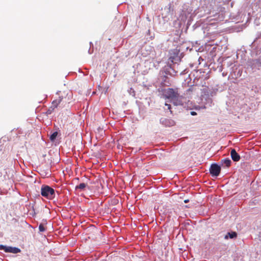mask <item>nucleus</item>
I'll return each mask as SVG.
<instances>
[{"mask_svg":"<svg viewBox=\"0 0 261 261\" xmlns=\"http://www.w3.org/2000/svg\"><path fill=\"white\" fill-rule=\"evenodd\" d=\"M164 96L169 99L175 106H183L186 102V98L180 95L177 89L168 88L164 93Z\"/></svg>","mask_w":261,"mask_h":261,"instance_id":"1","label":"nucleus"},{"mask_svg":"<svg viewBox=\"0 0 261 261\" xmlns=\"http://www.w3.org/2000/svg\"><path fill=\"white\" fill-rule=\"evenodd\" d=\"M41 195L49 199L55 197V190L53 188L47 185H43L41 188Z\"/></svg>","mask_w":261,"mask_h":261,"instance_id":"2","label":"nucleus"},{"mask_svg":"<svg viewBox=\"0 0 261 261\" xmlns=\"http://www.w3.org/2000/svg\"><path fill=\"white\" fill-rule=\"evenodd\" d=\"M0 250H4L6 252L17 253L20 252V249L16 247H7L3 245H0Z\"/></svg>","mask_w":261,"mask_h":261,"instance_id":"3","label":"nucleus"},{"mask_svg":"<svg viewBox=\"0 0 261 261\" xmlns=\"http://www.w3.org/2000/svg\"><path fill=\"white\" fill-rule=\"evenodd\" d=\"M210 171L212 175L217 176L220 173L221 167L216 164H213L211 166Z\"/></svg>","mask_w":261,"mask_h":261,"instance_id":"4","label":"nucleus"},{"mask_svg":"<svg viewBox=\"0 0 261 261\" xmlns=\"http://www.w3.org/2000/svg\"><path fill=\"white\" fill-rule=\"evenodd\" d=\"M251 68L253 70L261 69V60H256L252 61Z\"/></svg>","mask_w":261,"mask_h":261,"instance_id":"5","label":"nucleus"},{"mask_svg":"<svg viewBox=\"0 0 261 261\" xmlns=\"http://www.w3.org/2000/svg\"><path fill=\"white\" fill-rule=\"evenodd\" d=\"M230 155L234 162H238L240 160V155L234 149H232L230 151Z\"/></svg>","mask_w":261,"mask_h":261,"instance_id":"6","label":"nucleus"},{"mask_svg":"<svg viewBox=\"0 0 261 261\" xmlns=\"http://www.w3.org/2000/svg\"><path fill=\"white\" fill-rule=\"evenodd\" d=\"M62 99L63 98L62 97L59 96L58 98L53 100L52 102V106H51V108H53V110H54L56 108H57L62 101Z\"/></svg>","mask_w":261,"mask_h":261,"instance_id":"7","label":"nucleus"},{"mask_svg":"<svg viewBox=\"0 0 261 261\" xmlns=\"http://www.w3.org/2000/svg\"><path fill=\"white\" fill-rule=\"evenodd\" d=\"M237 237V233L235 231L228 232L227 234L225 236V239H228V238L230 239H233Z\"/></svg>","mask_w":261,"mask_h":261,"instance_id":"8","label":"nucleus"},{"mask_svg":"<svg viewBox=\"0 0 261 261\" xmlns=\"http://www.w3.org/2000/svg\"><path fill=\"white\" fill-rule=\"evenodd\" d=\"M86 186L87 185L86 184L81 183L79 185L76 186L75 189H80L81 190H83L86 188Z\"/></svg>","mask_w":261,"mask_h":261,"instance_id":"9","label":"nucleus"},{"mask_svg":"<svg viewBox=\"0 0 261 261\" xmlns=\"http://www.w3.org/2000/svg\"><path fill=\"white\" fill-rule=\"evenodd\" d=\"M57 135L58 133L57 132L53 133L50 136V140L52 141H54L57 138Z\"/></svg>","mask_w":261,"mask_h":261,"instance_id":"10","label":"nucleus"},{"mask_svg":"<svg viewBox=\"0 0 261 261\" xmlns=\"http://www.w3.org/2000/svg\"><path fill=\"white\" fill-rule=\"evenodd\" d=\"M231 163V162L230 160H229L228 159H225L223 161V163L227 167H228L230 166Z\"/></svg>","mask_w":261,"mask_h":261,"instance_id":"11","label":"nucleus"},{"mask_svg":"<svg viewBox=\"0 0 261 261\" xmlns=\"http://www.w3.org/2000/svg\"><path fill=\"white\" fill-rule=\"evenodd\" d=\"M45 228L43 224H40L39 226V230L40 232H43L45 230Z\"/></svg>","mask_w":261,"mask_h":261,"instance_id":"12","label":"nucleus"},{"mask_svg":"<svg viewBox=\"0 0 261 261\" xmlns=\"http://www.w3.org/2000/svg\"><path fill=\"white\" fill-rule=\"evenodd\" d=\"M53 110H53V108H51V107H50V108L46 112L47 114H50Z\"/></svg>","mask_w":261,"mask_h":261,"instance_id":"13","label":"nucleus"},{"mask_svg":"<svg viewBox=\"0 0 261 261\" xmlns=\"http://www.w3.org/2000/svg\"><path fill=\"white\" fill-rule=\"evenodd\" d=\"M165 106L167 107V109L170 110L171 113H172V111L171 110V105L168 103H165Z\"/></svg>","mask_w":261,"mask_h":261,"instance_id":"14","label":"nucleus"},{"mask_svg":"<svg viewBox=\"0 0 261 261\" xmlns=\"http://www.w3.org/2000/svg\"><path fill=\"white\" fill-rule=\"evenodd\" d=\"M191 113V115H192V116H195V115H197V113L196 112H194V111H191L190 112Z\"/></svg>","mask_w":261,"mask_h":261,"instance_id":"15","label":"nucleus"},{"mask_svg":"<svg viewBox=\"0 0 261 261\" xmlns=\"http://www.w3.org/2000/svg\"><path fill=\"white\" fill-rule=\"evenodd\" d=\"M188 201V200H185V202H187Z\"/></svg>","mask_w":261,"mask_h":261,"instance_id":"16","label":"nucleus"}]
</instances>
